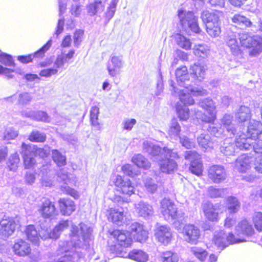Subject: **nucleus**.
<instances>
[{
    "label": "nucleus",
    "instance_id": "dca6fc26",
    "mask_svg": "<svg viewBox=\"0 0 262 262\" xmlns=\"http://www.w3.org/2000/svg\"><path fill=\"white\" fill-rule=\"evenodd\" d=\"M2 214H0V235L3 238H7L11 235L16 228L15 221L10 218L4 219Z\"/></svg>",
    "mask_w": 262,
    "mask_h": 262
},
{
    "label": "nucleus",
    "instance_id": "a878e982",
    "mask_svg": "<svg viewBox=\"0 0 262 262\" xmlns=\"http://www.w3.org/2000/svg\"><path fill=\"white\" fill-rule=\"evenodd\" d=\"M41 202L38 211L44 218H49L55 215L56 208L53 202L47 198L43 199Z\"/></svg>",
    "mask_w": 262,
    "mask_h": 262
},
{
    "label": "nucleus",
    "instance_id": "f704fd0d",
    "mask_svg": "<svg viewBox=\"0 0 262 262\" xmlns=\"http://www.w3.org/2000/svg\"><path fill=\"white\" fill-rule=\"evenodd\" d=\"M251 160L248 156L243 155L236 160L235 166L236 169L241 172H245L250 167Z\"/></svg>",
    "mask_w": 262,
    "mask_h": 262
},
{
    "label": "nucleus",
    "instance_id": "f3484780",
    "mask_svg": "<svg viewBox=\"0 0 262 262\" xmlns=\"http://www.w3.org/2000/svg\"><path fill=\"white\" fill-rule=\"evenodd\" d=\"M240 138V136L238 135L235 141H234L231 137L226 138L224 140V142L221 147V151L226 156L233 155L235 152H237L238 149L247 150L245 148H241L237 146V141Z\"/></svg>",
    "mask_w": 262,
    "mask_h": 262
},
{
    "label": "nucleus",
    "instance_id": "58836bf2",
    "mask_svg": "<svg viewBox=\"0 0 262 262\" xmlns=\"http://www.w3.org/2000/svg\"><path fill=\"white\" fill-rule=\"evenodd\" d=\"M105 5L102 0H95L93 3L87 6V11L90 16H94L98 13L102 12L104 9Z\"/></svg>",
    "mask_w": 262,
    "mask_h": 262
},
{
    "label": "nucleus",
    "instance_id": "a18cd8bd",
    "mask_svg": "<svg viewBox=\"0 0 262 262\" xmlns=\"http://www.w3.org/2000/svg\"><path fill=\"white\" fill-rule=\"evenodd\" d=\"M130 259L138 262H146L148 259V255L141 250L134 249L128 254Z\"/></svg>",
    "mask_w": 262,
    "mask_h": 262
},
{
    "label": "nucleus",
    "instance_id": "20e7f679",
    "mask_svg": "<svg viewBox=\"0 0 262 262\" xmlns=\"http://www.w3.org/2000/svg\"><path fill=\"white\" fill-rule=\"evenodd\" d=\"M175 74L179 85L184 88L182 90H184V92H186L185 91L186 90L187 93H190L194 96L204 95L207 93L205 90L193 88L190 85L189 79V75L186 66H182L177 69ZM173 84L174 82L172 80L170 81V85L172 88L171 92L173 90V87L176 88ZM176 90L178 92L180 90L176 88Z\"/></svg>",
    "mask_w": 262,
    "mask_h": 262
},
{
    "label": "nucleus",
    "instance_id": "5701e85b",
    "mask_svg": "<svg viewBox=\"0 0 262 262\" xmlns=\"http://www.w3.org/2000/svg\"><path fill=\"white\" fill-rule=\"evenodd\" d=\"M124 210L122 207H115L108 210V219L113 223L118 225H123L124 222Z\"/></svg>",
    "mask_w": 262,
    "mask_h": 262
},
{
    "label": "nucleus",
    "instance_id": "052dcab7",
    "mask_svg": "<svg viewBox=\"0 0 262 262\" xmlns=\"http://www.w3.org/2000/svg\"><path fill=\"white\" fill-rule=\"evenodd\" d=\"M225 238L227 242V246L230 244L232 245L248 241L246 238L241 237L237 235L236 237L232 232L229 233L228 235L226 234Z\"/></svg>",
    "mask_w": 262,
    "mask_h": 262
},
{
    "label": "nucleus",
    "instance_id": "aec40b11",
    "mask_svg": "<svg viewBox=\"0 0 262 262\" xmlns=\"http://www.w3.org/2000/svg\"><path fill=\"white\" fill-rule=\"evenodd\" d=\"M115 186L124 194L131 195L134 193V187L130 180L118 176L115 182Z\"/></svg>",
    "mask_w": 262,
    "mask_h": 262
},
{
    "label": "nucleus",
    "instance_id": "4be33fe9",
    "mask_svg": "<svg viewBox=\"0 0 262 262\" xmlns=\"http://www.w3.org/2000/svg\"><path fill=\"white\" fill-rule=\"evenodd\" d=\"M21 154L25 168H30L35 163L34 153L31 150V146L23 143L21 145Z\"/></svg>",
    "mask_w": 262,
    "mask_h": 262
},
{
    "label": "nucleus",
    "instance_id": "ea45409f",
    "mask_svg": "<svg viewBox=\"0 0 262 262\" xmlns=\"http://www.w3.org/2000/svg\"><path fill=\"white\" fill-rule=\"evenodd\" d=\"M227 208L230 214H234L238 212L241 207V203L235 196H228L227 199Z\"/></svg>",
    "mask_w": 262,
    "mask_h": 262
},
{
    "label": "nucleus",
    "instance_id": "1a4fd4ad",
    "mask_svg": "<svg viewBox=\"0 0 262 262\" xmlns=\"http://www.w3.org/2000/svg\"><path fill=\"white\" fill-rule=\"evenodd\" d=\"M71 224L72 222L69 220L61 221L52 230L50 231L47 226H40L41 231L40 233V237L44 239L47 238L57 239L59 238L61 232Z\"/></svg>",
    "mask_w": 262,
    "mask_h": 262
},
{
    "label": "nucleus",
    "instance_id": "412c9836",
    "mask_svg": "<svg viewBox=\"0 0 262 262\" xmlns=\"http://www.w3.org/2000/svg\"><path fill=\"white\" fill-rule=\"evenodd\" d=\"M236 234L241 237H248L253 235L254 230L247 220H244L240 222L235 227Z\"/></svg>",
    "mask_w": 262,
    "mask_h": 262
},
{
    "label": "nucleus",
    "instance_id": "09e8293b",
    "mask_svg": "<svg viewBox=\"0 0 262 262\" xmlns=\"http://www.w3.org/2000/svg\"><path fill=\"white\" fill-rule=\"evenodd\" d=\"M193 51L195 55L203 58L207 57L209 54V49L205 44L195 45L193 48Z\"/></svg>",
    "mask_w": 262,
    "mask_h": 262
},
{
    "label": "nucleus",
    "instance_id": "39448f33",
    "mask_svg": "<svg viewBox=\"0 0 262 262\" xmlns=\"http://www.w3.org/2000/svg\"><path fill=\"white\" fill-rule=\"evenodd\" d=\"M262 123L254 119H250L247 127L246 134L242 133L240 138L237 140V146L241 148L248 149L252 147V141H255L261 134Z\"/></svg>",
    "mask_w": 262,
    "mask_h": 262
},
{
    "label": "nucleus",
    "instance_id": "8fccbe9b",
    "mask_svg": "<svg viewBox=\"0 0 262 262\" xmlns=\"http://www.w3.org/2000/svg\"><path fill=\"white\" fill-rule=\"evenodd\" d=\"M206 31L211 37H215L221 33V27L220 21L214 23V24H206Z\"/></svg>",
    "mask_w": 262,
    "mask_h": 262
},
{
    "label": "nucleus",
    "instance_id": "338daca9",
    "mask_svg": "<svg viewBox=\"0 0 262 262\" xmlns=\"http://www.w3.org/2000/svg\"><path fill=\"white\" fill-rule=\"evenodd\" d=\"M32 98L30 94L27 92H23L18 95V102L20 104H27L31 102Z\"/></svg>",
    "mask_w": 262,
    "mask_h": 262
},
{
    "label": "nucleus",
    "instance_id": "4c0bfd02",
    "mask_svg": "<svg viewBox=\"0 0 262 262\" xmlns=\"http://www.w3.org/2000/svg\"><path fill=\"white\" fill-rule=\"evenodd\" d=\"M41 231V230L38 232L34 225H30L27 226L25 234L29 241L36 245L39 241V236H40Z\"/></svg>",
    "mask_w": 262,
    "mask_h": 262
},
{
    "label": "nucleus",
    "instance_id": "2f4dec72",
    "mask_svg": "<svg viewBox=\"0 0 262 262\" xmlns=\"http://www.w3.org/2000/svg\"><path fill=\"white\" fill-rule=\"evenodd\" d=\"M136 211L140 216L144 218H148L153 214L152 206L143 201H141L136 205Z\"/></svg>",
    "mask_w": 262,
    "mask_h": 262
},
{
    "label": "nucleus",
    "instance_id": "6ab92c4d",
    "mask_svg": "<svg viewBox=\"0 0 262 262\" xmlns=\"http://www.w3.org/2000/svg\"><path fill=\"white\" fill-rule=\"evenodd\" d=\"M220 205L215 204L213 205L210 202H206L202 205V209L206 217L210 221L216 222L217 221Z\"/></svg>",
    "mask_w": 262,
    "mask_h": 262
},
{
    "label": "nucleus",
    "instance_id": "c85d7f7f",
    "mask_svg": "<svg viewBox=\"0 0 262 262\" xmlns=\"http://www.w3.org/2000/svg\"><path fill=\"white\" fill-rule=\"evenodd\" d=\"M58 203L62 215H70L75 210V203L70 199H60L58 201Z\"/></svg>",
    "mask_w": 262,
    "mask_h": 262
},
{
    "label": "nucleus",
    "instance_id": "b1692460",
    "mask_svg": "<svg viewBox=\"0 0 262 262\" xmlns=\"http://www.w3.org/2000/svg\"><path fill=\"white\" fill-rule=\"evenodd\" d=\"M155 236L159 242L164 245H167L172 237L171 229L168 226H161L157 228Z\"/></svg>",
    "mask_w": 262,
    "mask_h": 262
},
{
    "label": "nucleus",
    "instance_id": "f03ea898",
    "mask_svg": "<svg viewBox=\"0 0 262 262\" xmlns=\"http://www.w3.org/2000/svg\"><path fill=\"white\" fill-rule=\"evenodd\" d=\"M160 204L161 212L164 219L171 222L177 230H180L185 221V213L182 210H178L174 203L169 199H163Z\"/></svg>",
    "mask_w": 262,
    "mask_h": 262
},
{
    "label": "nucleus",
    "instance_id": "bb28decb",
    "mask_svg": "<svg viewBox=\"0 0 262 262\" xmlns=\"http://www.w3.org/2000/svg\"><path fill=\"white\" fill-rule=\"evenodd\" d=\"M112 235L121 246L127 247L132 244V239L127 231L116 230L113 232Z\"/></svg>",
    "mask_w": 262,
    "mask_h": 262
},
{
    "label": "nucleus",
    "instance_id": "f8f14e48",
    "mask_svg": "<svg viewBox=\"0 0 262 262\" xmlns=\"http://www.w3.org/2000/svg\"><path fill=\"white\" fill-rule=\"evenodd\" d=\"M185 240L190 244H196L200 237V230L193 224H186L183 229Z\"/></svg>",
    "mask_w": 262,
    "mask_h": 262
},
{
    "label": "nucleus",
    "instance_id": "37998d69",
    "mask_svg": "<svg viewBox=\"0 0 262 262\" xmlns=\"http://www.w3.org/2000/svg\"><path fill=\"white\" fill-rule=\"evenodd\" d=\"M201 18L205 25L206 24H214V23L219 21L218 15L215 12H210L208 10H204L202 12Z\"/></svg>",
    "mask_w": 262,
    "mask_h": 262
},
{
    "label": "nucleus",
    "instance_id": "774afa93",
    "mask_svg": "<svg viewBox=\"0 0 262 262\" xmlns=\"http://www.w3.org/2000/svg\"><path fill=\"white\" fill-rule=\"evenodd\" d=\"M82 12L81 5L79 3L76 2L72 5L70 12L72 15L75 17H79Z\"/></svg>",
    "mask_w": 262,
    "mask_h": 262
},
{
    "label": "nucleus",
    "instance_id": "6e6d98bb",
    "mask_svg": "<svg viewBox=\"0 0 262 262\" xmlns=\"http://www.w3.org/2000/svg\"><path fill=\"white\" fill-rule=\"evenodd\" d=\"M52 158L58 166H62L66 164V157L57 149L52 150Z\"/></svg>",
    "mask_w": 262,
    "mask_h": 262
},
{
    "label": "nucleus",
    "instance_id": "2eb2a0df",
    "mask_svg": "<svg viewBox=\"0 0 262 262\" xmlns=\"http://www.w3.org/2000/svg\"><path fill=\"white\" fill-rule=\"evenodd\" d=\"M123 64L124 61L122 56H111L107 64V70L109 75L114 77L119 74Z\"/></svg>",
    "mask_w": 262,
    "mask_h": 262
},
{
    "label": "nucleus",
    "instance_id": "c756f323",
    "mask_svg": "<svg viewBox=\"0 0 262 262\" xmlns=\"http://www.w3.org/2000/svg\"><path fill=\"white\" fill-rule=\"evenodd\" d=\"M235 117L239 123H244L249 121L251 117V111L249 107L245 105L241 106L236 111Z\"/></svg>",
    "mask_w": 262,
    "mask_h": 262
},
{
    "label": "nucleus",
    "instance_id": "4d7b16f0",
    "mask_svg": "<svg viewBox=\"0 0 262 262\" xmlns=\"http://www.w3.org/2000/svg\"><path fill=\"white\" fill-rule=\"evenodd\" d=\"M227 189L216 188L210 186L208 189V195L212 198H223L226 194Z\"/></svg>",
    "mask_w": 262,
    "mask_h": 262
},
{
    "label": "nucleus",
    "instance_id": "79ce46f5",
    "mask_svg": "<svg viewBox=\"0 0 262 262\" xmlns=\"http://www.w3.org/2000/svg\"><path fill=\"white\" fill-rule=\"evenodd\" d=\"M198 142L204 150H209L213 148V143L210 136L208 134H202L198 137Z\"/></svg>",
    "mask_w": 262,
    "mask_h": 262
},
{
    "label": "nucleus",
    "instance_id": "e2e57ef3",
    "mask_svg": "<svg viewBox=\"0 0 262 262\" xmlns=\"http://www.w3.org/2000/svg\"><path fill=\"white\" fill-rule=\"evenodd\" d=\"M144 185L147 190L151 193H155L157 190V184L151 178L146 179L144 181Z\"/></svg>",
    "mask_w": 262,
    "mask_h": 262
},
{
    "label": "nucleus",
    "instance_id": "7c9ffc66",
    "mask_svg": "<svg viewBox=\"0 0 262 262\" xmlns=\"http://www.w3.org/2000/svg\"><path fill=\"white\" fill-rule=\"evenodd\" d=\"M75 54L74 50H70L67 54H62L57 56V58L54 63V69L62 68L65 63H70L71 59Z\"/></svg>",
    "mask_w": 262,
    "mask_h": 262
},
{
    "label": "nucleus",
    "instance_id": "9d476101",
    "mask_svg": "<svg viewBox=\"0 0 262 262\" xmlns=\"http://www.w3.org/2000/svg\"><path fill=\"white\" fill-rule=\"evenodd\" d=\"M185 158L190 162L189 169L191 172L198 176H201L203 171V166L200 155L195 151L189 150L185 152Z\"/></svg>",
    "mask_w": 262,
    "mask_h": 262
},
{
    "label": "nucleus",
    "instance_id": "bf43d9fd",
    "mask_svg": "<svg viewBox=\"0 0 262 262\" xmlns=\"http://www.w3.org/2000/svg\"><path fill=\"white\" fill-rule=\"evenodd\" d=\"M46 139V135L38 130H33L29 137V139L32 142H43Z\"/></svg>",
    "mask_w": 262,
    "mask_h": 262
},
{
    "label": "nucleus",
    "instance_id": "0e129e2a",
    "mask_svg": "<svg viewBox=\"0 0 262 262\" xmlns=\"http://www.w3.org/2000/svg\"><path fill=\"white\" fill-rule=\"evenodd\" d=\"M178 139H179L180 144L183 147H185L187 149H190L194 147L195 143L187 136L181 135Z\"/></svg>",
    "mask_w": 262,
    "mask_h": 262
},
{
    "label": "nucleus",
    "instance_id": "cd10ccee",
    "mask_svg": "<svg viewBox=\"0 0 262 262\" xmlns=\"http://www.w3.org/2000/svg\"><path fill=\"white\" fill-rule=\"evenodd\" d=\"M238 34L229 31L228 32L226 38L227 45L230 48L231 52L235 55H237L240 53L239 46L237 41Z\"/></svg>",
    "mask_w": 262,
    "mask_h": 262
},
{
    "label": "nucleus",
    "instance_id": "7ed1b4c3",
    "mask_svg": "<svg viewBox=\"0 0 262 262\" xmlns=\"http://www.w3.org/2000/svg\"><path fill=\"white\" fill-rule=\"evenodd\" d=\"M199 105L206 110L210 115L209 117L204 116V118L202 117L203 121L209 123L207 127L208 131L217 138L225 135V131L221 124L214 122L216 118V107L212 100L208 98L202 100L200 102Z\"/></svg>",
    "mask_w": 262,
    "mask_h": 262
},
{
    "label": "nucleus",
    "instance_id": "c03bdc74",
    "mask_svg": "<svg viewBox=\"0 0 262 262\" xmlns=\"http://www.w3.org/2000/svg\"><path fill=\"white\" fill-rule=\"evenodd\" d=\"M232 23L241 28H246L252 26L251 21L246 17L240 14H234L231 18Z\"/></svg>",
    "mask_w": 262,
    "mask_h": 262
},
{
    "label": "nucleus",
    "instance_id": "69168bd1",
    "mask_svg": "<svg viewBox=\"0 0 262 262\" xmlns=\"http://www.w3.org/2000/svg\"><path fill=\"white\" fill-rule=\"evenodd\" d=\"M253 221L256 229L258 231H262V213L256 212L253 217Z\"/></svg>",
    "mask_w": 262,
    "mask_h": 262
},
{
    "label": "nucleus",
    "instance_id": "0eeeda50",
    "mask_svg": "<svg viewBox=\"0 0 262 262\" xmlns=\"http://www.w3.org/2000/svg\"><path fill=\"white\" fill-rule=\"evenodd\" d=\"M238 36L242 46L251 48L249 52L251 56H256L262 52V41L258 36L245 32L239 33Z\"/></svg>",
    "mask_w": 262,
    "mask_h": 262
},
{
    "label": "nucleus",
    "instance_id": "393cba45",
    "mask_svg": "<svg viewBox=\"0 0 262 262\" xmlns=\"http://www.w3.org/2000/svg\"><path fill=\"white\" fill-rule=\"evenodd\" d=\"M13 251L18 256H26L31 253V248L29 243L23 239L16 240L13 247Z\"/></svg>",
    "mask_w": 262,
    "mask_h": 262
},
{
    "label": "nucleus",
    "instance_id": "9b49d317",
    "mask_svg": "<svg viewBox=\"0 0 262 262\" xmlns=\"http://www.w3.org/2000/svg\"><path fill=\"white\" fill-rule=\"evenodd\" d=\"M208 176L214 183L219 184L226 180L227 174L222 165H213L209 168Z\"/></svg>",
    "mask_w": 262,
    "mask_h": 262
},
{
    "label": "nucleus",
    "instance_id": "4468645a",
    "mask_svg": "<svg viewBox=\"0 0 262 262\" xmlns=\"http://www.w3.org/2000/svg\"><path fill=\"white\" fill-rule=\"evenodd\" d=\"M128 229L130 235L137 242H144L148 238V232L144 229L143 225L139 223H132Z\"/></svg>",
    "mask_w": 262,
    "mask_h": 262
},
{
    "label": "nucleus",
    "instance_id": "864d4df0",
    "mask_svg": "<svg viewBox=\"0 0 262 262\" xmlns=\"http://www.w3.org/2000/svg\"><path fill=\"white\" fill-rule=\"evenodd\" d=\"M119 0H112L109 6L107 8L105 12V23L107 24L114 16L116 11V6Z\"/></svg>",
    "mask_w": 262,
    "mask_h": 262
},
{
    "label": "nucleus",
    "instance_id": "e433bc0d",
    "mask_svg": "<svg viewBox=\"0 0 262 262\" xmlns=\"http://www.w3.org/2000/svg\"><path fill=\"white\" fill-rule=\"evenodd\" d=\"M226 234L224 230L216 231L214 234L213 242L220 249L223 250L227 247V242L225 238Z\"/></svg>",
    "mask_w": 262,
    "mask_h": 262
},
{
    "label": "nucleus",
    "instance_id": "473e14b6",
    "mask_svg": "<svg viewBox=\"0 0 262 262\" xmlns=\"http://www.w3.org/2000/svg\"><path fill=\"white\" fill-rule=\"evenodd\" d=\"M233 121V116L230 114H225L221 119V123L224 127L226 128V131L229 136H234L236 133V129L234 126L232 122Z\"/></svg>",
    "mask_w": 262,
    "mask_h": 262
},
{
    "label": "nucleus",
    "instance_id": "c9c22d12",
    "mask_svg": "<svg viewBox=\"0 0 262 262\" xmlns=\"http://www.w3.org/2000/svg\"><path fill=\"white\" fill-rule=\"evenodd\" d=\"M181 131V127L177 119L173 118L169 124L168 130L169 136L174 140H177L180 136Z\"/></svg>",
    "mask_w": 262,
    "mask_h": 262
},
{
    "label": "nucleus",
    "instance_id": "de8ad7c7",
    "mask_svg": "<svg viewBox=\"0 0 262 262\" xmlns=\"http://www.w3.org/2000/svg\"><path fill=\"white\" fill-rule=\"evenodd\" d=\"M99 114V108L94 106L91 107L90 111V121L92 125L95 129L99 130L101 128L99 123L98 122V115Z\"/></svg>",
    "mask_w": 262,
    "mask_h": 262
},
{
    "label": "nucleus",
    "instance_id": "ddd939ff",
    "mask_svg": "<svg viewBox=\"0 0 262 262\" xmlns=\"http://www.w3.org/2000/svg\"><path fill=\"white\" fill-rule=\"evenodd\" d=\"M71 225V231L73 236L77 237L78 240L82 238L85 242H88L91 239L92 228L83 223H80L78 226L73 225L72 224Z\"/></svg>",
    "mask_w": 262,
    "mask_h": 262
},
{
    "label": "nucleus",
    "instance_id": "49530a36",
    "mask_svg": "<svg viewBox=\"0 0 262 262\" xmlns=\"http://www.w3.org/2000/svg\"><path fill=\"white\" fill-rule=\"evenodd\" d=\"M133 162L138 167L146 169L150 166V163L141 154L136 155L132 158Z\"/></svg>",
    "mask_w": 262,
    "mask_h": 262
},
{
    "label": "nucleus",
    "instance_id": "f257e3e1",
    "mask_svg": "<svg viewBox=\"0 0 262 262\" xmlns=\"http://www.w3.org/2000/svg\"><path fill=\"white\" fill-rule=\"evenodd\" d=\"M143 150L157 161L162 172L170 174L177 168L176 162L172 158L177 157V153L167 147L161 148L159 146L145 141L143 144Z\"/></svg>",
    "mask_w": 262,
    "mask_h": 262
},
{
    "label": "nucleus",
    "instance_id": "a211bd4d",
    "mask_svg": "<svg viewBox=\"0 0 262 262\" xmlns=\"http://www.w3.org/2000/svg\"><path fill=\"white\" fill-rule=\"evenodd\" d=\"M52 44V40L51 38L45 45L34 53L26 56H18L17 57V59L23 63H27L31 62L34 58H42L45 56V53L51 48Z\"/></svg>",
    "mask_w": 262,
    "mask_h": 262
},
{
    "label": "nucleus",
    "instance_id": "423d86ee",
    "mask_svg": "<svg viewBox=\"0 0 262 262\" xmlns=\"http://www.w3.org/2000/svg\"><path fill=\"white\" fill-rule=\"evenodd\" d=\"M176 88L173 87L172 92V95L178 96L179 98L180 102H177L176 108L177 114L180 120H186L189 116V110L187 107L188 105H191L194 103V99L192 98L191 93H187L184 90H180L177 92L176 90Z\"/></svg>",
    "mask_w": 262,
    "mask_h": 262
},
{
    "label": "nucleus",
    "instance_id": "72a5a7b5",
    "mask_svg": "<svg viewBox=\"0 0 262 262\" xmlns=\"http://www.w3.org/2000/svg\"><path fill=\"white\" fill-rule=\"evenodd\" d=\"M206 69V66L195 63L190 67V74L194 79L201 81L205 78Z\"/></svg>",
    "mask_w": 262,
    "mask_h": 262
},
{
    "label": "nucleus",
    "instance_id": "680f3d73",
    "mask_svg": "<svg viewBox=\"0 0 262 262\" xmlns=\"http://www.w3.org/2000/svg\"><path fill=\"white\" fill-rule=\"evenodd\" d=\"M20 159L19 155L17 152L10 156L9 161L7 163L8 166L11 170H14L18 166Z\"/></svg>",
    "mask_w": 262,
    "mask_h": 262
},
{
    "label": "nucleus",
    "instance_id": "3c124183",
    "mask_svg": "<svg viewBox=\"0 0 262 262\" xmlns=\"http://www.w3.org/2000/svg\"><path fill=\"white\" fill-rule=\"evenodd\" d=\"M190 252L196 258L201 261H205L208 255L207 251L200 247L195 246L191 248Z\"/></svg>",
    "mask_w": 262,
    "mask_h": 262
},
{
    "label": "nucleus",
    "instance_id": "13d9d810",
    "mask_svg": "<svg viewBox=\"0 0 262 262\" xmlns=\"http://www.w3.org/2000/svg\"><path fill=\"white\" fill-rule=\"evenodd\" d=\"M0 62L7 67H14L15 63L11 55L0 50Z\"/></svg>",
    "mask_w": 262,
    "mask_h": 262
},
{
    "label": "nucleus",
    "instance_id": "6e6552de",
    "mask_svg": "<svg viewBox=\"0 0 262 262\" xmlns=\"http://www.w3.org/2000/svg\"><path fill=\"white\" fill-rule=\"evenodd\" d=\"M178 16L180 23L184 30L186 31L189 29L195 33H199L201 32L198 24V18L192 12L180 9L178 11Z\"/></svg>",
    "mask_w": 262,
    "mask_h": 262
},
{
    "label": "nucleus",
    "instance_id": "603ef678",
    "mask_svg": "<svg viewBox=\"0 0 262 262\" xmlns=\"http://www.w3.org/2000/svg\"><path fill=\"white\" fill-rule=\"evenodd\" d=\"M175 39L177 43L180 47L185 49L189 50L191 48V43L189 39H188L181 34H177L175 35Z\"/></svg>",
    "mask_w": 262,
    "mask_h": 262
},
{
    "label": "nucleus",
    "instance_id": "a19ab883",
    "mask_svg": "<svg viewBox=\"0 0 262 262\" xmlns=\"http://www.w3.org/2000/svg\"><path fill=\"white\" fill-rule=\"evenodd\" d=\"M25 116L37 121L47 122H49L51 120L47 113L41 111H30L29 113H26Z\"/></svg>",
    "mask_w": 262,
    "mask_h": 262
},
{
    "label": "nucleus",
    "instance_id": "5fc2aeb1",
    "mask_svg": "<svg viewBox=\"0 0 262 262\" xmlns=\"http://www.w3.org/2000/svg\"><path fill=\"white\" fill-rule=\"evenodd\" d=\"M160 259L162 262H178L179 256L177 253L167 251L161 254Z\"/></svg>",
    "mask_w": 262,
    "mask_h": 262
}]
</instances>
